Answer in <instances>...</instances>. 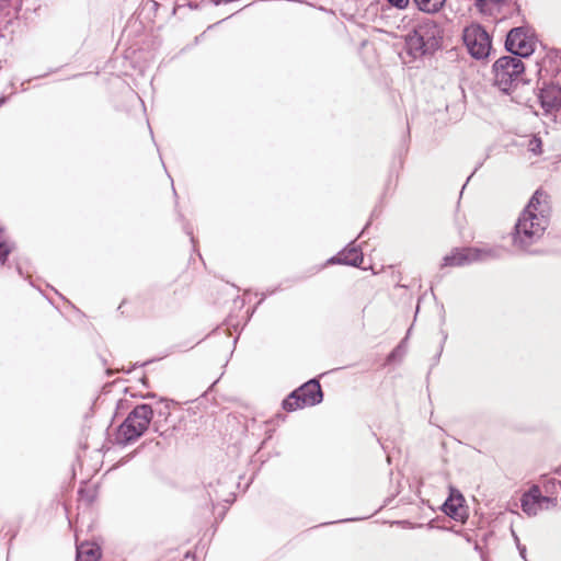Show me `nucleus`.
I'll return each mask as SVG.
<instances>
[{"label": "nucleus", "mask_w": 561, "mask_h": 561, "mask_svg": "<svg viewBox=\"0 0 561 561\" xmlns=\"http://www.w3.org/2000/svg\"><path fill=\"white\" fill-rule=\"evenodd\" d=\"M363 262L362 251L351 243L346 249L339 252L337 255L331 257L329 263H337L344 265L359 266Z\"/></svg>", "instance_id": "9b49d317"}, {"label": "nucleus", "mask_w": 561, "mask_h": 561, "mask_svg": "<svg viewBox=\"0 0 561 561\" xmlns=\"http://www.w3.org/2000/svg\"><path fill=\"white\" fill-rule=\"evenodd\" d=\"M152 417L153 410L149 404L135 407L119 425L117 442L127 445L138 439L147 431Z\"/></svg>", "instance_id": "7ed1b4c3"}, {"label": "nucleus", "mask_w": 561, "mask_h": 561, "mask_svg": "<svg viewBox=\"0 0 561 561\" xmlns=\"http://www.w3.org/2000/svg\"><path fill=\"white\" fill-rule=\"evenodd\" d=\"M505 48L513 57H528L534 51V43L524 27H515L506 36Z\"/></svg>", "instance_id": "6e6552de"}, {"label": "nucleus", "mask_w": 561, "mask_h": 561, "mask_svg": "<svg viewBox=\"0 0 561 561\" xmlns=\"http://www.w3.org/2000/svg\"><path fill=\"white\" fill-rule=\"evenodd\" d=\"M512 536H513V539H514V540H515V542H516V546H517L518 543H520V542H519V538H518V536L516 535V533H515V530H514V529H512Z\"/></svg>", "instance_id": "412c9836"}, {"label": "nucleus", "mask_w": 561, "mask_h": 561, "mask_svg": "<svg viewBox=\"0 0 561 561\" xmlns=\"http://www.w3.org/2000/svg\"><path fill=\"white\" fill-rule=\"evenodd\" d=\"M153 428H154V432H158V433H160V435H162V432H160V426L158 424V421L153 422Z\"/></svg>", "instance_id": "4be33fe9"}, {"label": "nucleus", "mask_w": 561, "mask_h": 561, "mask_svg": "<svg viewBox=\"0 0 561 561\" xmlns=\"http://www.w3.org/2000/svg\"><path fill=\"white\" fill-rule=\"evenodd\" d=\"M168 414H169V412H162V411L159 412V415H168Z\"/></svg>", "instance_id": "393cba45"}, {"label": "nucleus", "mask_w": 561, "mask_h": 561, "mask_svg": "<svg viewBox=\"0 0 561 561\" xmlns=\"http://www.w3.org/2000/svg\"><path fill=\"white\" fill-rule=\"evenodd\" d=\"M525 66L520 58L503 56L493 65L494 83L504 93H510L520 82Z\"/></svg>", "instance_id": "20e7f679"}, {"label": "nucleus", "mask_w": 561, "mask_h": 561, "mask_svg": "<svg viewBox=\"0 0 561 561\" xmlns=\"http://www.w3.org/2000/svg\"><path fill=\"white\" fill-rule=\"evenodd\" d=\"M463 502V496L458 491L451 489L449 497L444 503V512L449 516H455L457 514V510L461 506Z\"/></svg>", "instance_id": "ddd939ff"}, {"label": "nucleus", "mask_w": 561, "mask_h": 561, "mask_svg": "<svg viewBox=\"0 0 561 561\" xmlns=\"http://www.w3.org/2000/svg\"><path fill=\"white\" fill-rule=\"evenodd\" d=\"M517 549H518V551H519L520 557H522L525 561H527V559H526V547H525V546H523V545H520V543H518V545H517Z\"/></svg>", "instance_id": "aec40b11"}, {"label": "nucleus", "mask_w": 561, "mask_h": 561, "mask_svg": "<svg viewBox=\"0 0 561 561\" xmlns=\"http://www.w3.org/2000/svg\"><path fill=\"white\" fill-rule=\"evenodd\" d=\"M538 98L546 113L561 108V87L559 85L552 84L541 89Z\"/></svg>", "instance_id": "9d476101"}, {"label": "nucleus", "mask_w": 561, "mask_h": 561, "mask_svg": "<svg viewBox=\"0 0 561 561\" xmlns=\"http://www.w3.org/2000/svg\"><path fill=\"white\" fill-rule=\"evenodd\" d=\"M398 348H396L394 351H392L389 355V360H391L394 356H398V353H397Z\"/></svg>", "instance_id": "b1692460"}, {"label": "nucleus", "mask_w": 561, "mask_h": 561, "mask_svg": "<svg viewBox=\"0 0 561 561\" xmlns=\"http://www.w3.org/2000/svg\"><path fill=\"white\" fill-rule=\"evenodd\" d=\"M398 348H396L394 351H392L389 355V360H391L394 356H398V353H397Z\"/></svg>", "instance_id": "5701e85b"}, {"label": "nucleus", "mask_w": 561, "mask_h": 561, "mask_svg": "<svg viewBox=\"0 0 561 561\" xmlns=\"http://www.w3.org/2000/svg\"><path fill=\"white\" fill-rule=\"evenodd\" d=\"M13 250V244L7 241H0V264H4L8 255Z\"/></svg>", "instance_id": "dca6fc26"}, {"label": "nucleus", "mask_w": 561, "mask_h": 561, "mask_svg": "<svg viewBox=\"0 0 561 561\" xmlns=\"http://www.w3.org/2000/svg\"><path fill=\"white\" fill-rule=\"evenodd\" d=\"M442 39L440 26L434 20L425 18L407 35L405 42L409 53L414 57H420L438 49Z\"/></svg>", "instance_id": "f03ea898"}, {"label": "nucleus", "mask_w": 561, "mask_h": 561, "mask_svg": "<svg viewBox=\"0 0 561 561\" xmlns=\"http://www.w3.org/2000/svg\"><path fill=\"white\" fill-rule=\"evenodd\" d=\"M558 484L561 486V482L559 481Z\"/></svg>", "instance_id": "a878e982"}, {"label": "nucleus", "mask_w": 561, "mask_h": 561, "mask_svg": "<svg viewBox=\"0 0 561 561\" xmlns=\"http://www.w3.org/2000/svg\"><path fill=\"white\" fill-rule=\"evenodd\" d=\"M493 249L467 248L455 250L443 259V266H462L472 262L483 261L488 257H496Z\"/></svg>", "instance_id": "423d86ee"}, {"label": "nucleus", "mask_w": 561, "mask_h": 561, "mask_svg": "<svg viewBox=\"0 0 561 561\" xmlns=\"http://www.w3.org/2000/svg\"><path fill=\"white\" fill-rule=\"evenodd\" d=\"M502 0H476V7L481 12L490 11V3H500Z\"/></svg>", "instance_id": "f3484780"}, {"label": "nucleus", "mask_w": 561, "mask_h": 561, "mask_svg": "<svg viewBox=\"0 0 561 561\" xmlns=\"http://www.w3.org/2000/svg\"><path fill=\"white\" fill-rule=\"evenodd\" d=\"M548 195L537 190L520 214L513 233V244L522 251L538 242L549 225Z\"/></svg>", "instance_id": "f257e3e1"}, {"label": "nucleus", "mask_w": 561, "mask_h": 561, "mask_svg": "<svg viewBox=\"0 0 561 561\" xmlns=\"http://www.w3.org/2000/svg\"><path fill=\"white\" fill-rule=\"evenodd\" d=\"M529 151L534 152L535 154L541 153V140L538 137H533L529 140L528 144Z\"/></svg>", "instance_id": "a211bd4d"}, {"label": "nucleus", "mask_w": 561, "mask_h": 561, "mask_svg": "<svg viewBox=\"0 0 561 561\" xmlns=\"http://www.w3.org/2000/svg\"><path fill=\"white\" fill-rule=\"evenodd\" d=\"M304 407H307L302 403L299 396L296 393V390H294L284 401H283V408L286 411H295L297 409H301Z\"/></svg>", "instance_id": "2eb2a0df"}, {"label": "nucleus", "mask_w": 561, "mask_h": 561, "mask_svg": "<svg viewBox=\"0 0 561 561\" xmlns=\"http://www.w3.org/2000/svg\"><path fill=\"white\" fill-rule=\"evenodd\" d=\"M463 43L469 54L476 59H483L491 50V38L480 24H470L462 33Z\"/></svg>", "instance_id": "39448f33"}, {"label": "nucleus", "mask_w": 561, "mask_h": 561, "mask_svg": "<svg viewBox=\"0 0 561 561\" xmlns=\"http://www.w3.org/2000/svg\"><path fill=\"white\" fill-rule=\"evenodd\" d=\"M417 8L425 13H436L445 4L446 0H414Z\"/></svg>", "instance_id": "4468645a"}, {"label": "nucleus", "mask_w": 561, "mask_h": 561, "mask_svg": "<svg viewBox=\"0 0 561 561\" xmlns=\"http://www.w3.org/2000/svg\"><path fill=\"white\" fill-rule=\"evenodd\" d=\"M296 393L299 396L302 403L308 407L316 405L323 399L321 386L314 379L307 381L301 387L296 389Z\"/></svg>", "instance_id": "1a4fd4ad"}, {"label": "nucleus", "mask_w": 561, "mask_h": 561, "mask_svg": "<svg viewBox=\"0 0 561 561\" xmlns=\"http://www.w3.org/2000/svg\"><path fill=\"white\" fill-rule=\"evenodd\" d=\"M557 505L558 499L551 496H542L537 485H534L520 499L522 510L528 516H535L541 510H548L549 507H556Z\"/></svg>", "instance_id": "0eeeda50"}, {"label": "nucleus", "mask_w": 561, "mask_h": 561, "mask_svg": "<svg viewBox=\"0 0 561 561\" xmlns=\"http://www.w3.org/2000/svg\"><path fill=\"white\" fill-rule=\"evenodd\" d=\"M391 5L398 9H404L409 4V0H387Z\"/></svg>", "instance_id": "6ab92c4d"}, {"label": "nucleus", "mask_w": 561, "mask_h": 561, "mask_svg": "<svg viewBox=\"0 0 561 561\" xmlns=\"http://www.w3.org/2000/svg\"><path fill=\"white\" fill-rule=\"evenodd\" d=\"M101 557V549L94 542H81L77 545V561H98Z\"/></svg>", "instance_id": "f8f14e48"}]
</instances>
